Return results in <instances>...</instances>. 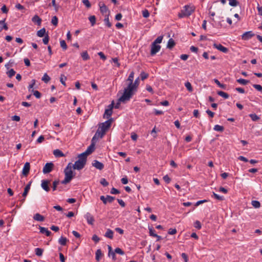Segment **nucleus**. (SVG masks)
<instances>
[{
	"instance_id": "f257e3e1",
	"label": "nucleus",
	"mask_w": 262,
	"mask_h": 262,
	"mask_svg": "<svg viewBox=\"0 0 262 262\" xmlns=\"http://www.w3.org/2000/svg\"><path fill=\"white\" fill-rule=\"evenodd\" d=\"M139 84V78H137L134 81L129 83L126 88L124 89L123 95L119 98V102H126L130 100L134 92L137 91V89Z\"/></svg>"
},
{
	"instance_id": "f03ea898",
	"label": "nucleus",
	"mask_w": 262,
	"mask_h": 262,
	"mask_svg": "<svg viewBox=\"0 0 262 262\" xmlns=\"http://www.w3.org/2000/svg\"><path fill=\"white\" fill-rule=\"evenodd\" d=\"M73 166L72 163H69L64 170L65 175L64 179L61 181V184H66L69 183L74 177L75 174L72 170Z\"/></svg>"
},
{
	"instance_id": "7ed1b4c3",
	"label": "nucleus",
	"mask_w": 262,
	"mask_h": 262,
	"mask_svg": "<svg viewBox=\"0 0 262 262\" xmlns=\"http://www.w3.org/2000/svg\"><path fill=\"white\" fill-rule=\"evenodd\" d=\"M79 159L75 162L74 164H72L73 168L74 169L81 170L86 164V158L84 156H81L80 154L78 156Z\"/></svg>"
},
{
	"instance_id": "20e7f679",
	"label": "nucleus",
	"mask_w": 262,
	"mask_h": 262,
	"mask_svg": "<svg viewBox=\"0 0 262 262\" xmlns=\"http://www.w3.org/2000/svg\"><path fill=\"white\" fill-rule=\"evenodd\" d=\"M195 10V8L193 6L186 5L184 7L183 9L179 13L178 16L180 18L190 16Z\"/></svg>"
},
{
	"instance_id": "39448f33",
	"label": "nucleus",
	"mask_w": 262,
	"mask_h": 262,
	"mask_svg": "<svg viewBox=\"0 0 262 262\" xmlns=\"http://www.w3.org/2000/svg\"><path fill=\"white\" fill-rule=\"evenodd\" d=\"M112 119H110L99 125L98 129L105 134L106 131L110 127Z\"/></svg>"
},
{
	"instance_id": "423d86ee",
	"label": "nucleus",
	"mask_w": 262,
	"mask_h": 262,
	"mask_svg": "<svg viewBox=\"0 0 262 262\" xmlns=\"http://www.w3.org/2000/svg\"><path fill=\"white\" fill-rule=\"evenodd\" d=\"M53 167H54L53 163H52L51 162L47 163L43 168L42 172L45 174L48 173L50 172L53 170Z\"/></svg>"
},
{
	"instance_id": "0eeeda50",
	"label": "nucleus",
	"mask_w": 262,
	"mask_h": 262,
	"mask_svg": "<svg viewBox=\"0 0 262 262\" xmlns=\"http://www.w3.org/2000/svg\"><path fill=\"white\" fill-rule=\"evenodd\" d=\"M161 46L152 43L151 45L150 55L154 56L160 50Z\"/></svg>"
},
{
	"instance_id": "6e6552de",
	"label": "nucleus",
	"mask_w": 262,
	"mask_h": 262,
	"mask_svg": "<svg viewBox=\"0 0 262 262\" xmlns=\"http://www.w3.org/2000/svg\"><path fill=\"white\" fill-rule=\"evenodd\" d=\"M255 35V34L251 31L245 32L242 35V39L244 40H247L251 38Z\"/></svg>"
},
{
	"instance_id": "1a4fd4ad",
	"label": "nucleus",
	"mask_w": 262,
	"mask_h": 262,
	"mask_svg": "<svg viewBox=\"0 0 262 262\" xmlns=\"http://www.w3.org/2000/svg\"><path fill=\"white\" fill-rule=\"evenodd\" d=\"M50 182V180H43L41 181V186L42 188L47 192L50 191V187L49 186Z\"/></svg>"
},
{
	"instance_id": "9d476101",
	"label": "nucleus",
	"mask_w": 262,
	"mask_h": 262,
	"mask_svg": "<svg viewBox=\"0 0 262 262\" xmlns=\"http://www.w3.org/2000/svg\"><path fill=\"white\" fill-rule=\"evenodd\" d=\"M95 145L91 144L84 152L81 154V156H84L86 158L94 150Z\"/></svg>"
},
{
	"instance_id": "9b49d317",
	"label": "nucleus",
	"mask_w": 262,
	"mask_h": 262,
	"mask_svg": "<svg viewBox=\"0 0 262 262\" xmlns=\"http://www.w3.org/2000/svg\"><path fill=\"white\" fill-rule=\"evenodd\" d=\"M114 103L113 102L110 105H109V108L106 109L105 110L104 114V117H106V118H108L111 117V116L112 114L113 111L112 109L113 107Z\"/></svg>"
},
{
	"instance_id": "f8f14e48",
	"label": "nucleus",
	"mask_w": 262,
	"mask_h": 262,
	"mask_svg": "<svg viewBox=\"0 0 262 262\" xmlns=\"http://www.w3.org/2000/svg\"><path fill=\"white\" fill-rule=\"evenodd\" d=\"M101 13L105 14L108 11V9L103 2H100L98 4Z\"/></svg>"
},
{
	"instance_id": "ddd939ff",
	"label": "nucleus",
	"mask_w": 262,
	"mask_h": 262,
	"mask_svg": "<svg viewBox=\"0 0 262 262\" xmlns=\"http://www.w3.org/2000/svg\"><path fill=\"white\" fill-rule=\"evenodd\" d=\"M213 47L217 49V50H219V51L223 52V53H227V52L228 51V49L224 47L223 46H222L221 44H216V43H214L213 44Z\"/></svg>"
},
{
	"instance_id": "4468645a",
	"label": "nucleus",
	"mask_w": 262,
	"mask_h": 262,
	"mask_svg": "<svg viewBox=\"0 0 262 262\" xmlns=\"http://www.w3.org/2000/svg\"><path fill=\"white\" fill-rule=\"evenodd\" d=\"M92 165L99 170H102L104 168L103 164L97 160H94Z\"/></svg>"
},
{
	"instance_id": "2eb2a0df",
	"label": "nucleus",
	"mask_w": 262,
	"mask_h": 262,
	"mask_svg": "<svg viewBox=\"0 0 262 262\" xmlns=\"http://www.w3.org/2000/svg\"><path fill=\"white\" fill-rule=\"evenodd\" d=\"M30 169V163L29 162H26L24 165V166L23 169V171H22L23 175L27 176L29 172Z\"/></svg>"
},
{
	"instance_id": "dca6fc26",
	"label": "nucleus",
	"mask_w": 262,
	"mask_h": 262,
	"mask_svg": "<svg viewBox=\"0 0 262 262\" xmlns=\"http://www.w3.org/2000/svg\"><path fill=\"white\" fill-rule=\"evenodd\" d=\"M86 219L87 222L89 224L93 225L94 222V219L93 216L89 212L86 213L84 216Z\"/></svg>"
},
{
	"instance_id": "f3484780",
	"label": "nucleus",
	"mask_w": 262,
	"mask_h": 262,
	"mask_svg": "<svg viewBox=\"0 0 262 262\" xmlns=\"http://www.w3.org/2000/svg\"><path fill=\"white\" fill-rule=\"evenodd\" d=\"M32 21L38 26H40L42 20L37 15H35L32 17Z\"/></svg>"
},
{
	"instance_id": "a211bd4d",
	"label": "nucleus",
	"mask_w": 262,
	"mask_h": 262,
	"mask_svg": "<svg viewBox=\"0 0 262 262\" xmlns=\"http://www.w3.org/2000/svg\"><path fill=\"white\" fill-rule=\"evenodd\" d=\"M39 229H40V232L42 234H45L47 236H50L51 234V231H50L47 228L45 227H42L39 226Z\"/></svg>"
},
{
	"instance_id": "6ab92c4d",
	"label": "nucleus",
	"mask_w": 262,
	"mask_h": 262,
	"mask_svg": "<svg viewBox=\"0 0 262 262\" xmlns=\"http://www.w3.org/2000/svg\"><path fill=\"white\" fill-rule=\"evenodd\" d=\"M31 183H32V182L30 181L26 186V187L25 188V189H24V192L23 193V197L26 198V196L27 195L28 193L29 190L30 189V187H31Z\"/></svg>"
},
{
	"instance_id": "aec40b11",
	"label": "nucleus",
	"mask_w": 262,
	"mask_h": 262,
	"mask_svg": "<svg viewBox=\"0 0 262 262\" xmlns=\"http://www.w3.org/2000/svg\"><path fill=\"white\" fill-rule=\"evenodd\" d=\"M33 219L37 221L43 222L45 220V217L42 215L37 213L34 215Z\"/></svg>"
},
{
	"instance_id": "412c9836",
	"label": "nucleus",
	"mask_w": 262,
	"mask_h": 262,
	"mask_svg": "<svg viewBox=\"0 0 262 262\" xmlns=\"http://www.w3.org/2000/svg\"><path fill=\"white\" fill-rule=\"evenodd\" d=\"M113 234H114L113 231L112 230L108 229L107 230L106 232H105L104 236L106 237L109 238L110 239H112L113 238Z\"/></svg>"
},
{
	"instance_id": "4be33fe9",
	"label": "nucleus",
	"mask_w": 262,
	"mask_h": 262,
	"mask_svg": "<svg viewBox=\"0 0 262 262\" xmlns=\"http://www.w3.org/2000/svg\"><path fill=\"white\" fill-rule=\"evenodd\" d=\"M6 19L4 20H0V25H3V26H0V32L3 30V29H5V30H7L8 29V27L7 24L5 23Z\"/></svg>"
},
{
	"instance_id": "5701e85b",
	"label": "nucleus",
	"mask_w": 262,
	"mask_h": 262,
	"mask_svg": "<svg viewBox=\"0 0 262 262\" xmlns=\"http://www.w3.org/2000/svg\"><path fill=\"white\" fill-rule=\"evenodd\" d=\"M104 21L106 25V26L108 28H111L112 27V24L109 20V14H107L105 16V18L104 19Z\"/></svg>"
},
{
	"instance_id": "b1692460",
	"label": "nucleus",
	"mask_w": 262,
	"mask_h": 262,
	"mask_svg": "<svg viewBox=\"0 0 262 262\" xmlns=\"http://www.w3.org/2000/svg\"><path fill=\"white\" fill-rule=\"evenodd\" d=\"M53 154L55 157H61L64 156L63 152L59 149H55L53 151Z\"/></svg>"
},
{
	"instance_id": "393cba45",
	"label": "nucleus",
	"mask_w": 262,
	"mask_h": 262,
	"mask_svg": "<svg viewBox=\"0 0 262 262\" xmlns=\"http://www.w3.org/2000/svg\"><path fill=\"white\" fill-rule=\"evenodd\" d=\"M175 45L174 41L172 39L170 38L168 40L167 48L168 49H172Z\"/></svg>"
},
{
	"instance_id": "a878e982",
	"label": "nucleus",
	"mask_w": 262,
	"mask_h": 262,
	"mask_svg": "<svg viewBox=\"0 0 262 262\" xmlns=\"http://www.w3.org/2000/svg\"><path fill=\"white\" fill-rule=\"evenodd\" d=\"M67 238L63 236H61L58 240L59 243L62 246H65L67 244Z\"/></svg>"
},
{
	"instance_id": "bb28decb",
	"label": "nucleus",
	"mask_w": 262,
	"mask_h": 262,
	"mask_svg": "<svg viewBox=\"0 0 262 262\" xmlns=\"http://www.w3.org/2000/svg\"><path fill=\"white\" fill-rule=\"evenodd\" d=\"M46 33L45 28H43L37 32V35L38 37H41L45 36Z\"/></svg>"
},
{
	"instance_id": "cd10ccee",
	"label": "nucleus",
	"mask_w": 262,
	"mask_h": 262,
	"mask_svg": "<svg viewBox=\"0 0 262 262\" xmlns=\"http://www.w3.org/2000/svg\"><path fill=\"white\" fill-rule=\"evenodd\" d=\"M102 255V253L101 250L100 249H98L96 252V260L97 261H99Z\"/></svg>"
},
{
	"instance_id": "c85d7f7f",
	"label": "nucleus",
	"mask_w": 262,
	"mask_h": 262,
	"mask_svg": "<svg viewBox=\"0 0 262 262\" xmlns=\"http://www.w3.org/2000/svg\"><path fill=\"white\" fill-rule=\"evenodd\" d=\"M43 251V249L39 248H37L35 249V253L37 256H41L42 255V253Z\"/></svg>"
},
{
	"instance_id": "c756f323",
	"label": "nucleus",
	"mask_w": 262,
	"mask_h": 262,
	"mask_svg": "<svg viewBox=\"0 0 262 262\" xmlns=\"http://www.w3.org/2000/svg\"><path fill=\"white\" fill-rule=\"evenodd\" d=\"M104 135V133L98 129L96 133L95 134V136H96L97 138L98 139L99 138H102Z\"/></svg>"
},
{
	"instance_id": "7c9ffc66",
	"label": "nucleus",
	"mask_w": 262,
	"mask_h": 262,
	"mask_svg": "<svg viewBox=\"0 0 262 262\" xmlns=\"http://www.w3.org/2000/svg\"><path fill=\"white\" fill-rule=\"evenodd\" d=\"M217 94L219 96L224 98L225 99H228L229 97V95L227 93H226L223 91H218Z\"/></svg>"
},
{
	"instance_id": "2f4dec72",
	"label": "nucleus",
	"mask_w": 262,
	"mask_h": 262,
	"mask_svg": "<svg viewBox=\"0 0 262 262\" xmlns=\"http://www.w3.org/2000/svg\"><path fill=\"white\" fill-rule=\"evenodd\" d=\"M81 57L84 60H87L90 59V56L87 52V51L83 52L81 54Z\"/></svg>"
},
{
	"instance_id": "473e14b6",
	"label": "nucleus",
	"mask_w": 262,
	"mask_h": 262,
	"mask_svg": "<svg viewBox=\"0 0 262 262\" xmlns=\"http://www.w3.org/2000/svg\"><path fill=\"white\" fill-rule=\"evenodd\" d=\"M251 204L255 208H258L260 206V202L256 200L252 201Z\"/></svg>"
},
{
	"instance_id": "72a5a7b5",
	"label": "nucleus",
	"mask_w": 262,
	"mask_h": 262,
	"mask_svg": "<svg viewBox=\"0 0 262 262\" xmlns=\"http://www.w3.org/2000/svg\"><path fill=\"white\" fill-rule=\"evenodd\" d=\"M214 130L217 132H222L224 131V128L223 126L220 125H215L213 128Z\"/></svg>"
},
{
	"instance_id": "f704fd0d",
	"label": "nucleus",
	"mask_w": 262,
	"mask_h": 262,
	"mask_svg": "<svg viewBox=\"0 0 262 262\" xmlns=\"http://www.w3.org/2000/svg\"><path fill=\"white\" fill-rule=\"evenodd\" d=\"M229 4L231 6L236 7L239 4V2L237 0H229Z\"/></svg>"
},
{
	"instance_id": "c9c22d12",
	"label": "nucleus",
	"mask_w": 262,
	"mask_h": 262,
	"mask_svg": "<svg viewBox=\"0 0 262 262\" xmlns=\"http://www.w3.org/2000/svg\"><path fill=\"white\" fill-rule=\"evenodd\" d=\"M185 86L189 92H191L193 91V88L189 82L187 81L185 82Z\"/></svg>"
},
{
	"instance_id": "e433bc0d",
	"label": "nucleus",
	"mask_w": 262,
	"mask_h": 262,
	"mask_svg": "<svg viewBox=\"0 0 262 262\" xmlns=\"http://www.w3.org/2000/svg\"><path fill=\"white\" fill-rule=\"evenodd\" d=\"M236 81L238 83H239L241 84H243V85H246L247 83H248L249 82V80L242 79V78L237 79Z\"/></svg>"
},
{
	"instance_id": "4c0bfd02",
	"label": "nucleus",
	"mask_w": 262,
	"mask_h": 262,
	"mask_svg": "<svg viewBox=\"0 0 262 262\" xmlns=\"http://www.w3.org/2000/svg\"><path fill=\"white\" fill-rule=\"evenodd\" d=\"M249 117L253 121H256L259 119V117L255 114H250Z\"/></svg>"
},
{
	"instance_id": "58836bf2",
	"label": "nucleus",
	"mask_w": 262,
	"mask_h": 262,
	"mask_svg": "<svg viewBox=\"0 0 262 262\" xmlns=\"http://www.w3.org/2000/svg\"><path fill=\"white\" fill-rule=\"evenodd\" d=\"M89 20L91 23L92 26L96 24V17L94 15H91L89 17Z\"/></svg>"
},
{
	"instance_id": "ea45409f",
	"label": "nucleus",
	"mask_w": 262,
	"mask_h": 262,
	"mask_svg": "<svg viewBox=\"0 0 262 262\" xmlns=\"http://www.w3.org/2000/svg\"><path fill=\"white\" fill-rule=\"evenodd\" d=\"M134 77V72L133 71H132L130 73V74L127 79V81H129V83H131L133 82Z\"/></svg>"
},
{
	"instance_id": "a19ab883",
	"label": "nucleus",
	"mask_w": 262,
	"mask_h": 262,
	"mask_svg": "<svg viewBox=\"0 0 262 262\" xmlns=\"http://www.w3.org/2000/svg\"><path fill=\"white\" fill-rule=\"evenodd\" d=\"M50 77L47 75V73H45L42 77V80L45 83H48L50 80Z\"/></svg>"
},
{
	"instance_id": "79ce46f5",
	"label": "nucleus",
	"mask_w": 262,
	"mask_h": 262,
	"mask_svg": "<svg viewBox=\"0 0 262 262\" xmlns=\"http://www.w3.org/2000/svg\"><path fill=\"white\" fill-rule=\"evenodd\" d=\"M148 74L145 73L144 72H142L140 74V77L142 80H144L145 79L148 77Z\"/></svg>"
},
{
	"instance_id": "37998d69",
	"label": "nucleus",
	"mask_w": 262,
	"mask_h": 262,
	"mask_svg": "<svg viewBox=\"0 0 262 262\" xmlns=\"http://www.w3.org/2000/svg\"><path fill=\"white\" fill-rule=\"evenodd\" d=\"M67 80V77L63 74L60 75V81L64 86L66 85L65 81Z\"/></svg>"
},
{
	"instance_id": "c03bdc74",
	"label": "nucleus",
	"mask_w": 262,
	"mask_h": 262,
	"mask_svg": "<svg viewBox=\"0 0 262 262\" xmlns=\"http://www.w3.org/2000/svg\"><path fill=\"white\" fill-rule=\"evenodd\" d=\"M51 23L55 26H56L58 24V18L54 16L52 17Z\"/></svg>"
},
{
	"instance_id": "a18cd8bd",
	"label": "nucleus",
	"mask_w": 262,
	"mask_h": 262,
	"mask_svg": "<svg viewBox=\"0 0 262 262\" xmlns=\"http://www.w3.org/2000/svg\"><path fill=\"white\" fill-rule=\"evenodd\" d=\"M60 44L61 47L63 49V50H66L67 49V45L66 44V41L64 40H61L60 41Z\"/></svg>"
},
{
	"instance_id": "49530a36",
	"label": "nucleus",
	"mask_w": 262,
	"mask_h": 262,
	"mask_svg": "<svg viewBox=\"0 0 262 262\" xmlns=\"http://www.w3.org/2000/svg\"><path fill=\"white\" fill-rule=\"evenodd\" d=\"M59 183V180H55L53 182L52 189L53 191H55L57 189V185Z\"/></svg>"
},
{
	"instance_id": "de8ad7c7",
	"label": "nucleus",
	"mask_w": 262,
	"mask_h": 262,
	"mask_svg": "<svg viewBox=\"0 0 262 262\" xmlns=\"http://www.w3.org/2000/svg\"><path fill=\"white\" fill-rule=\"evenodd\" d=\"M214 81L221 88L225 89V87H226L225 85L221 83L217 79H214Z\"/></svg>"
},
{
	"instance_id": "09e8293b",
	"label": "nucleus",
	"mask_w": 262,
	"mask_h": 262,
	"mask_svg": "<svg viewBox=\"0 0 262 262\" xmlns=\"http://www.w3.org/2000/svg\"><path fill=\"white\" fill-rule=\"evenodd\" d=\"M212 195L214 196V198L216 199L220 200V201H223L224 200V198L223 196H220L216 193L213 192Z\"/></svg>"
},
{
	"instance_id": "8fccbe9b",
	"label": "nucleus",
	"mask_w": 262,
	"mask_h": 262,
	"mask_svg": "<svg viewBox=\"0 0 262 262\" xmlns=\"http://www.w3.org/2000/svg\"><path fill=\"white\" fill-rule=\"evenodd\" d=\"M163 39V37L162 36L158 37L156 40L152 42L155 44L157 45L158 43H160Z\"/></svg>"
},
{
	"instance_id": "3c124183",
	"label": "nucleus",
	"mask_w": 262,
	"mask_h": 262,
	"mask_svg": "<svg viewBox=\"0 0 262 262\" xmlns=\"http://www.w3.org/2000/svg\"><path fill=\"white\" fill-rule=\"evenodd\" d=\"M15 74V71L13 69L10 70L7 72V75L9 77L11 78L12 76H13Z\"/></svg>"
},
{
	"instance_id": "603ef678",
	"label": "nucleus",
	"mask_w": 262,
	"mask_h": 262,
	"mask_svg": "<svg viewBox=\"0 0 262 262\" xmlns=\"http://www.w3.org/2000/svg\"><path fill=\"white\" fill-rule=\"evenodd\" d=\"M115 252L116 253L120 254V255H124V252L120 248H117L115 249Z\"/></svg>"
},
{
	"instance_id": "864d4df0",
	"label": "nucleus",
	"mask_w": 262,
	"mask_h": 262,
	"mask_svg": "<svg viewBox=\"0 0 262 262\" xmlns=\"http://www.w3.org/2000/svg\"><path fill=\"white\" fill-rule=\"evenodd\" d=\"M149 235L152 237L157 236V234L155 233V230L152 228H149Z\"/></svg>"
},
{
	"instance_id": "5fc2aeb1",
	"label": "nucleus",
	"mask_w": 262,
	"mask_h": 262,
	"mask_svg": "<svg viewBox=\"0 0 262 262\" xmlns=\"http://www.w3.org/2000/svg\"><path fill=\"white\" fill-rule=\"evenodd\" d=\"M100 184L103 185V186H107L108 185V183L107 182V181L104 179L102 178L100 180Z\"/></svg>"
},
{
	"instance_id": "6e6d98bb",
	"label": "nucleus",
	"mask_w": 262,
	"mask_h": 262,
	"mask_svg": "<svg viewBox=\"0 0 262 262\" xmlns=\"http://www.w3.org/2000/svg\"><path fill=\"white\" fill-rule=\"evenodd\" d=\"M253 86L257 91L262 92V86L260 85L254 84Z\"/></svg>"
},
{
	"instance_id": "4d7b16f0",
	"label": "nucleus",
	"mask_w": 262,
	"mask_h": 262,
	"mask_svg": "<svg viewBox=\"0 0 262 262\" xmlns=\"http://www.w3.org/2000/svg\"><path fill=\"white\" fill-rule=\"evenodd\" d=\"M142 15L144 17L147 18L149 16V13L146 9L142 11Z\"/></svg>"
},
{
	"instance_id": "13d9d810",
	"label": "nucleus",
	"mask_w": 262,
	"mask_h": 262,
	"mask_svg": "<svg viewBox=\"0 0 262 262\" xmlns=\"http://www.w3.org/2000/svg\"><path fill=\"white\" fill-rule=\"evenodd\" d=\"M49 36L47 34L42 39V41L45 45H47L49 42Z\"/></svg>"
},
{
	"instance_id": "bf43d9fd",
	"label": "nucleus",
	"mask_w": 262,
	"mask_h": 262,
	"mask_svg": "<svg viewBox=\"0 0 262 262\" xmlns=\"http://www.w3.org/2000/svg\"><path fill=\"white\" fill-rule=\"evenodd\" d=\"M82 3L88 8H90L91 6L89 0H82Z\"/></svg>"
},
{
	"instance_id": "052dcab7",
	"label": "nucleus",
	"mask_w": 262,
	"mask_h": 262,
	"mask_svg": "<svg viewBox=\"0 0 262 262\" xmlns=\"http://www.w3.org/2000/svg\"><path fill=\"white\" fill-rule=\"evenodd\" d=\"M194 227L198 229H200L201 228V224L200 221H196L194 223Z\"/></svg>"
},
{
	"instance_id": "680f3d73",
	"label": "nucleus",
	"mask_w": 262,
	"mask_h": 262,
	"mask_svg": "<svg viewBox=\"0 0 262 262\" xmlns=\"http://www.w3.org/2000/svg\"><path fill=\"white\" fill-rule=\"evenodd\" d=\"M177 233V230L176 229L174 228H170L169 229L168 233L170 235H173Z\"/></svg>"
},
{
	"instance_id": "e2e57ef3",
	"label": "nucleus",
	"mask_w": 262,
	"mask_h": 262,
	"mask_svg": "<svg viewBox=\"0 0 262 262\" xmlns=\"http://www.w3.org/2000/svg\"><path fill=\"white\" fill-rule=\"evenodd\" d=\"M33 95L37 98H40L41 97V94L38 91H33Z\"/></svg>"
},
{
	"instance_id": "0e129e2a",
	"label": "nucleus",
	"mask_w": 262,
	"mask_h": 262,
	"mask_svg": "<svg viewBox=\"0 0 262 262\" xmlns=\"http://www.w3.org/2000/svg\"><path fill=\"white\" fill-rule=\"evenodd\" d=\"M115 197L107 195V202L108 203H112L114 200Z\"/></svg>"
},
{
	"instance_id": "69168bd1",
	"label": "nucleus",
	"mask_w": 262,
	"mask_h": 262,
	"mask_svg": "<svg viewBox=\"0 0 262 262\" xmlns=\"http://www.w3.org/2000/svg\"><path fill=\"white\" fill-rule=\"evenodd\" d=\"M111 193L112 194H119L120 191L117 189L113 187L111 189Z\"/></svg>"
},
{
	"instance_id": "338daca9",
	"label": "nucleus",
	"mask_w": 262,
	"mask_h": 262,
	"mask_svg": "<svg viewBox=\"0 0 262 262\" xmlns=\"http://www.w3.org/2000/svg\"><path fill=\"white\" fill-rule=\"evenodd\" d=\"M92 239L95 242L98 243L100 241L99 237L96 234H94L92 236Z\"/></svg>"
},
{
	"instance_id": "774afa93",
	"label": "nucleus",
	"mask_w": 262,
	"mask_h": 262,
	"mask_svg": "<svg viewBox=\"0 0 262 262\" xmlns=\"http://www.w3.org/2000/svg\"><path fill=\"white\" fill-rule=\"evenodd\" d=\"M181 256H182V258L184 259L185 262L188 261V256L186 253H182Z\"/></svg>"
}]
</instances>
